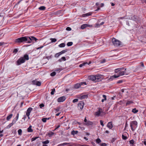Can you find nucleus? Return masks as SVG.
<instances>
[{
  "label": "nucleus",
  "mask_w": 146,
  "mask_h": 146,
  "mask_svg": "<svg viewBox=\"0 0 146 146\" xmlns=\"http://www.w3.org/2000/svg\"><path fill=\"white\" fill-rule=\"evenodd\" d=\"M104 78V76L101 74L92 75L88 77V79L94 82H98L101 81Z\"/></svg>",
  "instance_id": "nucleus-1"
},
{
  "label": "nucleus",
  "mask_w": 146,
  "mask_h": 146,
  "mask_svg": "<svg viewBox=\"0 0 146 146\" xmlns=\"http://www.w3.org/2000/svg\"><path fill=\"white\" fill-rule=\"evenodd\" d=\"M126 68L123 67L120 68L115 70V73L118 72V74H117L118 77L120 76H123L124 75H127L128 73L126 72Z\"/></svg>",
  "instance_id": "nucleus-2"
},
{
  "label": "nucleus",
  "mask_w": 146,
  "mask_h": 146,
  "mask_svg": "<svg viewBox=\"0 0 146 146\" xmlns=\"http://www.w3.org/2000/svg\"><path fill=\"white\" fill-rule=\"evenodd\" d=\"M29 60V56L27 54L24 55L23 57H20L17 61V65H20L21 64L25 62V60Z\"/></svg>",
  "instance_id": "nucleus-3"
},
{
  "label": "nucleus",
  "mask_w": 146,
  "mask_h": 146,
  "mask_svg": "<svg viewBox=\"0 0 146 146\" xmlns=\"http://www.w3.org/2000/svg\"><path fill=\"white\" fill-rule=\"evenodd\" d=\"M28 39H27V36H26L23 37H21L17 38L15 40V42L16 43H27Z\"/></svg>",
  "instance_id": "nucleus-4"
},
{
  "label": "nucleus",
  "mask_w": 146,
  "mask_h": 146,
  "mask_svg": "<svg viewBox=\"0 0 146 146\" xmlns=\"http://www.w3.org/2000/svg\"><path fill=\"white\" fill-rule=\"evenodd\" d=\"M138 123L136 121H131L130 123V126L132 131H134L137 127Z\"/></svg>",
  "instance_id": "nucleus-5"
},
{
  "label": "nucleus",
  "mask_w": 146,
  "mask_h": 146,
  "mask_svg": "<svg viewBox=\"0 0 146 146\" xmlns=\"http://www.w3.org/2000/svg\"><path fill=\"white\" fill-rule=\"evenodd\" d=\"M113 45L116 46H119L121 44V42L115 38H113L112 40Z\"/></svg>",
  "instance_id": "nucleus-6"
},
{
  "label": "nucleus",
  "mask_w": 146,
  "mask_h": 146,
  "mask_svg": "<svg viewBox=\"0 0 146 146\" xmlns=\"http://www.w3.org/2000/svg\"><path fill=\"white\" fill-rule=\"evenodd\" d=\"M27 36V39H28L27 43H31L32 42H33L35 41V42H36L37 39L33 36Z\"/></svg>",
  "instance_id": "nucleus-7"
},
{
  "label": "nucleus",
  "mask_w": 146,
  "mask_h": 146,
  "mask_svg": "<svg viewBox=\"0 0 146 146\" xmlns=\"http://www.w3.org/2000/svg\"><path fill=\"white\" fill-rule=\"evenodd\" d=\"M98 110L95 112L94 115L96 116L99 117L101 116V113L103 112L102 110L100 108H98Z\"/></svg>",
  "instance_id": "nucleus-8"
},
{
  "label": "nucleus",
  "mask_w": 146,
  "mask_h": 146,
  "mask_svg": "<svg viewBox=\"0 0 146 146\" xmlns=\"http://www.w3.org/2000/svg\"><path fill=\"white\" fill-rule=\"evenodd\" d=\"M84 105V102L83 101H80L78 104V108H80L81 110H82Z\"/></svg>",
  "instance_id": "nucleus-9"
},
{
  "label": "nucleus",
  "mask_w": 146,
  "mask_h": 146,
  "mask_svg": "<svg viewBox=\"0 0 146 146\" xmlns=\"http://www.w3.org/2000/svg\"><path fill=\"white\" fill-rule=\"evenodd\" d=\"M66 99L64 96H62L59 97L57 99V102H62L64 101Z\"/></svg>",
  "instance_id": "nucleus-10"
},
{
  "label": "nucleus",
  "mask_w": 146,
  "mask_h": 146,
  "mask_svg": "<svg viewBox=\"0 0 146 146\" xmlns=\"http://www.w3.org/2000/svg\"><path fill=\"white\" fill-rule=\"evenodd\" d=\"M118 77V76H117V74H114L113 76H110L109 79L110 81H111L113 80L114 78Z\"/></svg>",
  "instance_id": "nucleus-11"
},
{
  "label": "nucleus",
  "mask_w": 146,
  "mask_h": 146,
  "mask_svg": "<svg viewBox=\"0 0 146 146\" xmlns=\"http://www.w3.org/2000/svg\"><path fill=\"white\" fill-rule=\"evenodd\" d=\"M15 121H15V120L13 119V120L12 121V122L10 123L9 125H8L7 126V128H10L12 126H13L14 125V124L15 123Z\"/></svg>",
  "instance_id": "nucleus-12"
},
{
  "label": "nucleus",
  "mask_w": 146,
  "mask_h": 146,
  "mask_svg": "<svg viewBox=\"0 0 146 146\" xmlns=\"http://www.w3.org/2000/svg\"><path fill=\"white\" fill-rule=\"evenodd\" d=\"M32 110L33 108H29L27 109L26 112L27 116H29V115H30V113L31 111H32Z\"/></svg>",
  "instance_id": "nucleus-13"
},
{
  "label": "nucleus",
  "mask_w": 146,
  "mask_h": 146,
  "mask_svg": "<svg viewBox=\"0 0 146 146\" xmlns=\"http://www.w3.org/2000/svg\"><path fill=\"white\" fill-rule=\"evenodd\" d=\"M127 134V132H125L122 134V137L123 139L126 140L127 139V138L126 136Z\"/></svg>",
  "instance_id": "nucleus-14"
},
{
  "label": "nucleus",
  "mask_w": 146,
  "mask_h": 146,
  "mask_svg": "<svg viewBox=\"0 0 146 146\" xmlns=\"http://www.w3.org/2000/svg\"><path fill=\"white\" fill-rule=\"evenodd\" d=\"M82 84L80 83H77L75 84L74 86V88L76 89H78L79 88H80L81 86L82 85Z\"/></svg>",
  "instance_id": "nucleus-15"
},
{
  "label": "nucleus",
  "mask_w": 146,
  "mask_h": 146,
  "mask_svg": "<svg viewBox=\"0 0 146 146\" xmlns=\"http://www.w3.org/2000/svg\"><path fill=\"white\" fill-rule=\"evenodd\" d=\"M107 127L110 129L113 127V125L111 122H109L107 124Z\"/></svg>",
  "instance_id": "nucleus-16"
},
{
  "label": "nucleus",
  "mask_w": 146,
  "mask_h": 146,
  "mask_svg": "<svg viewBox=\"0 0 146 146\" xmlns=\"http://www.w3.org/2000/svg\"><path fill=\"white\" fill-rule=\"evenodd\" d=\"M131 19L135 21H137L138 20V17L136 15H134L133 17L131 18Z\"/></svg>",
  "instance_id": "nucleus-17"
},
{
  "label": "nucleus",
  "mask_w": 146,
  "mask_h": 146,
  "mask_svg": "<svg viewBox=\"0 0 146 146\" xmlns=\"http://www.w3.org/2000/svg\"><path fill=\"white\" fill-rule=\"evenodd\" d=\"M89 25L88 24H83L81 25V28L82 29H84L86 27H88Z\"/></svg>",
  "instance_id": "nucleus-18"
},
{
  "label": "nucleus",
  "mask_w": 146,
  "mask_h": 146,
  "mask_svg": "<svg viewBox=\"0 0 146 146\" xmlns=\"http://www.w3.org/2000/svg\"><path fill=\"white\" fill-rule=\"evenodd\" d=\"M32 126L31 125H30L29 127L27 128V131L28 132H32L33 131L32 129Z\"/></svg>",
  "instance_id": "nucleus-19"
},
{
  "label": "nucleus",
  "mask_w": 146,
  "mask_h": 146,
  "mask_svg": "<svg viewBox=\"0 0 146 146\" xmlns=\"http://www.w3.org/2000/svg\"><path fill=\"white\" fill-rule=\"evenodd\" d=\"M92 14V13L91 12H89L88 13L83 14L82 15V17H85L87 16H88L90 15H91Z\"/></svg>",
  "instance_id": "nucleus-20"
},
{
  "label": "nucleus",
  "mask_w": 146,
  "mask_h": 146,
  "mask_svg": "<svg viewBox=\"0 0 146 146\" xmlns=\"http://www.w3.org/2000/svg\"><path fill=\"white\" fill-rule=\"evenodd\" d=\"M88 97L87 95H84L80 96V98L81 99H83L85 98H86Z\"/></svg>",
  "instance_id": "nucleus-21"
},
{
  "label": "nucleus",
  "mask_w": 146,
  "mask_h": 146,
  "mask_svg": "<svg viewBox=\"0 0 146 146\" xmlns=\"http://www.w3.org/2000/svg\"><path fill=\"white\" fill-rule=\"evenodd\" d=\"M85 124L86 125H92L93 124V123L92 122L88 121H87Z\"/></svg>",
  "instance_id": "nucleus-22"
},
{
  "label": "nucleus",
  "mask_w": 146,
  "mask_h": 146,
  "mask_svg": "<svg viewBox=\"0 0 146 146\" xmlns=\"http://www.w3.org/2000/svg\"><path fill=\"white\" fill-rule=\"evenodd\" d=\"M78 133V131H74L73 130L71 132V134L73 135H75L77 134Z\"/></svg>",
  "instance_id": "nucleus-23"
},
{
  "label": "nucleus",
  "mask_w": 146,
  "mask_h": 146,
  "mask_svg": "<svg viewBox=\"0 0 146 146\" xmlns=\"http://www.w3.org/2000/svg\"><path fill=\"white\" fill-rule=\"evenodd\" d=\"M66 60V58L64 57H62L58 61L59 62H61L62 61H65Z\"/></svg>",
  "instance_id": "nucleus-24"
},
{
  "label": "nucleus",
  "mask_w": 146,
  "mask_h": 146,
  "mask_svg": "<svg viewBox=\"0 0 146 146\" xmlns=\"http://www.w3.org/2000/svg\"><path fill=\"white\" fill-rule=\"evenodd\" d=\"M12 114H10L7 117V121H9L12 118L13 116Z\"/></svg>",
  "instance_id": "nucleus-25"
},
{
  "label": "nucleus",
  "mask_w": 146,
  "mask_h": 146,
  "mask_svg": "<svg viewBox=\"0 0 146 146\" xmlns=\"http://www.w3.org/2000/svg\"><path fill=\"white\" fill-rule=\"evenodd\" d=\"M102 97H103L104 98V99H102V102H104L105 100H107V98H106V95H103L102 96Z\"/></svg>",
  "instance_id": "nucleus-26"
},
{
  "label": "nucleus",
  "mask_w": 146,
  "mask_h": 146,
  "mask_svg": "<svg viewBox=\"0 0 146 146\" xmlns=\"http://www.w3.org/2000/svg\"><path fill=\"white\" fill-rule=\"evenodd\" d=\"M65 44L64 43H62L59 44L58 46L60 48L64 47L65 46Z\"/></svg>",
  "instance_id": "nucleus-27"
},
{
  "label": "nucleus",
  "mask_w": 146,
  "mask_h": 146,
  "mask_svg": "<svg viewBox=\"0 0 146 146\" xmlns=\"http://www.w3.org/2000/svg\"><path fill=\"white\" fill-rule=\"evenodd\" d=\"M68 50L67 49L64 50H62V51H61L60 52H60V54L61 55L63 54H64L65 52H67L68 51Z\"/></svg>",
  "instance_id": "nucleus-28"
},
{
  "label": "nucleus",
  "mask_w": 146,
  "mask_h": 146,
  "mask_svg": "<svg viewBox=\"0 0 146 146\" xmlns=\"http://www.w3.org/2000/svg\"><path fill=\"white\" fill-rule=\"evenodd\" d=\"M46 9V7H45L44 6H42L38 8V9L41 10H45Z\"/></svg>",
  "instance_id": "nucleus-29"
},
{
  "label": "nucleus",
  "mask_w": 146,
  "mask_h": 146,
  "mask_svg": "<svg viewBox=\"0 0 146 146\" xmlns=\"http://www.w3.org/2000/svg\"><path fill=\"white\" fill-rule=\"evenodd\" d=\"M86 64H87V62H84L79 65V67L80 68L82 67L83 66H85V65Z\"/></svg>",
  "instance_id": "nucleus-30"
},
{
  "label": "nucleus",
  "mask_w": 146,
  "mask_h": 146,
  "mask_svg": "<svg viewBox=\"0 0 146 146\" xmlns=\"http://www.w3.org/2000/svg\"><path fill=\"white\" fill-rule=\"evenodd\" d=\"M49 143V141L48 140H46L45 141H42V143L43 144H48Z\"/></svg>",
  "instance_id": "nucleus-31"
},
{
  "label": "nucleus",
  "mask_w": 146,
  "mask_h": 146,
  "mask_svg": "<svg viewBox=\"0 0 146 146\" xmlns=\"http://www.w3.org/2000/svg\"><path fill=\"white\" fill-rule=\"evenodd\" d=\"M50 40H51V42H55L57 41L55 38H50Z\"/></svg>",
  "instance_id": "nucleus-32"
},
{
  "label": "nucleus",
  "mask_w": 146,
  "mask_h": 146,
  "mask_svg": "<svg viewBox=\"0 0 146 146\" xmlns=\"http://www.w3.org/2000/svg\"><path fill=\"white\" fill-rule=\"evenodd\" d=\"M54 134V133L52 132H50L48 134V135L49 137H51Z\"/></svg>",
  "instance_id": "nucleus-33"
},
{
  "label": "nucleus",
  "mask_w": 146,
  "mask_h": 146,
  "mask_svg": "<svg viewBox=\"0 0 146 146\" xmlns=\"http://www.w3.org/2000/svg\"><path fill=\"white\" fill-rule=\"evenodd\" d=\"M132 111L134 113H136L138 112V110L135 108L132 109Z\"/></svg>",
  "instance_id": "nucleus-34"
},
{
  "label": "nucleus",
  "mask_w": 146,
  "mask_h": 146,
  "mask_svg": "<svg viewBox=\"0 0 146 146\" xmlns=\"http://www.w3.org/2000/svg\"><path fill=\"white\" fill-rule=\"evenodd\" d=\"M22 130L21 129H20L18 130V133L19 135H21L22 133Z\"/></svg>",
  "instance_id": "nucleus-35"
},
{
  "label": "nucleus",
  "mask_w": 146,
  "mask_h": 146,
  "mask_svg": "<svg viewBox=\"0 0 146 146\" xmlns=\"http://www.w3.org/2000/svg\"><path fill=\"white\" fill-rule=\"evenodd\" d=\"M133 103V102L132 101H128L126 103V105L127 106Z\"/></svg>",
  "instance_id": "nucleus-36"
},
{
  "label": "nucleus",
  "mask_w": 146,
  "mask_h": 146,
  "mask_svg": "<svg viewBox=\"0 0 146 146\" xmlns=\"http://www.w3.org/2000/svg\"><path fill=\"white\" fill-rule=\"evenodd\" d=\"M19 117V113H18L16 115V116L15 118L13 119L15 120V123L16 122V121L18 120V118Z\"/></svg>",
  "instance_id": "nucleus-37"
},
{
  "label": "nucleus",
  "mask_w": 146,
  "mask_h": 146,
  "mask_svg": "<svg viewBox=\"0 0 146 146\" xmlns=\"http://www.w3.org/2000/svg\"><path fill=\"white\" fill-rule=\"evenodd\" d=\"M73 44V42H69L67 43V45L68 46H72Z\"/></svg>",
  "instance_id": "nucleus-38"
},
{
  "label": "nucleus",
  "mask_w": 146,
  "mask_h": 146,
  "mask_svg": "<svg viewBox=\"0 0 146 146\" xmlns=\"http://www.w3.org/2000/svg\"><path fill=\"white\" fill-rule=\"evenodd\" d=\"M100 24L98 23L95 24L94 25V27H99L100 26Z\"/></svg>",
  "instance_id": "nucleus-39"
},
{
  "label": "nucleus",
  "mask_w": 146,
  "mask_h": 146,
  "mask_svg": "<svg viewBox=\"0 0 146 146\" xmlns=\"http://www.w3.org/2000/svg\"><path fill=\"white\" fill-rule=\"evenodd\" d=\"M55 89L54 88H53L51 90V92L50 94L51 95H54V92H55Z\"/></svg>",
  "instance_id": "nucleus-40"
},
{
  "label": "nucleus",
  "mask_w": 146,
  "mask_h": 146,
  "mask_svg": "<svg viewBox=\"0 0 146 146\" xmlns=\"http://www.w3.org/2000/svg\"><path fill=\"white\" fill-rule=\"evenodd\" d=\"M60 55H61L60 52L56 53L54 56L56 58L58 57Z\"/></svg>",
  "instance_id": "nucleus-41"
},
{
  "label": "nucleus",
  "mask_w": 146,
  "mask_h": 146,
  "mask_svg": "<svg viewBox=\"0 0 146 146\" xmlns=\"http://www.w3.org/2000/svg\"><path fill=\"white\" fill-rule=\"evenodd\" d=\"M56 74V72H53L50 74V75L52 76H54Z\"/></svg>",
  "instance_id": "nucleus-42"
},
{
  "label": "nucleus",
  "mask_w": 146,
  "mask_h": 146,
  "mask_svg": "<svg viewBox=\"0 0 146 146\" xmlns=\"http://www.w3.org/2000/svg\"><path fill=\"white\" fill-rule=\"evenodd\" d=\"M38 137H34L32 138L31 139V141L32 142L33 141H34L35 140L37 139L38 138Z\"/></svg>",
  "instance_id": "nucleus-43"
},
{
  "label": "nucleus",
  "mask_w": 146,
  "mask_h": 146,
  "mask_svg": "<svg viewBox=\"0 0 146 146\" xmlns=\"http://www.w3.org/2000/svg\"><path fill=\"white\" fill-rule=\"evenodd\" d=\"M62 70V69L61 68H57L56 69L55 71L56 72L59 71V72H60V71Z\"/></svg>",
  "instance_id": "nucleus-44"
},
{
  "label": "nucleus",
  "mask_w": 146,
  "mask_h": 146,
  "mask_svg": "<svg viewBox=\"0 0 146 146\" xmlns=\"http://www.w3.org/2000/svg\"><path fill=\"white\" fill-rule=\"evenodd\" d=\"M47 118H44L42 119V120L44 122H46V121Z\"/></svg>",
  "instance_id": "nucleus-45"
},
{
  "label": "nucleus",
  "mask_w": 146,
  "mask_h": 146,
  "mask_svg": "<svg viewBox=\"0 0 146 146\" xmlns=\"http://www.w3.org/2000/svg\"><path fill=\"white\" fill-rule=\"evenodd\" d=\"M101 142V140L100 139L98 138L96 140V142L98 143H99Z\"/></svg>",
  "instance_id": "nucleus-46"
},
{
  "label": "nucleus",
  "mask_w": 146,
  "mask_h": 146,
  "mask_svg": "<svg viewBox=\"0 0 146 146\" xmlns=\"http://www.w3.org/2000/svg\"><path fill=\"white\" fill-rule=\"evenodd\" d=\"M129 143L130 144L133 145L134 143V141L133 139L129 141Z\"/></svg>",
  "instance_id": "nucleus-47"
},
{
  "label": "nucleus",
  "mask_w": 146,
  "mask_h": 146,
  "mask_svg": "<svg viewBox=\"0 0 146 146\" xmlns=\"http://www.w3.org/2000/svg\"><path fill=\"white\" fill-rule=\"evenodd\" d=\"M18 51V50L17 48L15 49L13 51V53L15 54Z\"/></svg>",
  "instance_id": "nucleus-48"
},
{
  "label": "nucleus",
  "mask_w": 146,
  "mask_h": 146,
  "mask_svg": "<svg viewBox=\"0 0 146 146\" xmlns=\"http://www.w3.org/2000/svg\"><path fill=\"white\" fill-rule=\"evenodd\" d=\"M69 144V143H63L62 144H61V145L62 146H64V145H68Z\"/></svg>",
  "instance_id": "nucleus-49"
},
{
  "label": "nucleus",
  "mask_w": 146,
  "mask_h": 146,
  "mask_svg": "<svg viewBox=\"0 0 146 146\" xmlns=\"http://www.w3.org/2000/svg\"><path fill=\"white\" fill-rule=\"evenodd\" d=\"M37 81L36 80H33L32 81L33 84L34 85H36V83H37Z\"/></svg>",
  "instance_id": "nucleus-50"
},
{
  "label": "nucleus",
  "mask_w": 146,
  "mask_h": 146,
  "mask_svg": "<svg viewBox=\"0 0 146 146\" xmlns=\"http://www.w3.org/2000/svg\"><path fill=\"white\" fill-rule=\"evenodd\" d=\"M41 84V83L40 82L38 81L37 82V83H36V85L38 86H40Z\"/></svg>",
  "instance_id": "nucleus-51"
},
{
  "label": "nucleus",
  "mask_w": 146,
  "mask_h": 146,
  "mask_svg": "<svg viewBox=\"0 0 146 146\" xmlns=\"http://www.w3.org/2000/svg\"><path fill=\"white\" fill-rule=\"evenodd\" d=\"M60 124H58V125H56V128H55V129L54 130V131L56 130V129H57L58 128H59L60 127Z\"/></svg>",
  "instance_id": "nucleus-52"
},
{
  "label": "nucleus",
  "mask_w": 146,
  "mask_h": 146,
  "mask_svg": "<svg viewBox=\"0 0 146 146\" xmlns=\"http://www.w3.org/2000/svg\"><path fill=\"white\" fill-rule=\"evenodd\" d=\"M78 101V100L77 99H75L73 100L72 102L74 103L77 102Z\"/></svg>",
  "instance_id": "nucleus-53"
},
{
  "label": "nucleus",
  "mask_w": 146,
  "mask_h": 146,
  "mask_svg": "<svg viewBox=\"0 0 146 146\" xmlns=\"http://www.w3.org/2000/svg\"><path fill=\"white\" fill-rule=\"evenodd\" d=\"M123 82V80H120L119 81H118L117 82V84H119V83H121L122 82Z\"/></svg>",
  "instance_id": "nucleus-54"
},
{
  "label": "nucleus",
  "mask_w": 146,
  "mask_h": 146,
  "mask_svg": "<svg viewBox=\"0 0 146 146\" xmlns=\"http://www.w3.org/2000/svg\"><path fill=\"white\" fill-rule=\"evenodd\" d=\"M100 123L101 125L102 126H104V125L103 123V121L102 120H100Z\"/></svg>",
  "instance_id": "nucleus-55"
},
{
  "label": "nucleus",
  "mask_w": 146,
  "mask_h": 146,
  "mask_svg": "<svg viewBox=\"0 0 146 146\" xmlns=\"http://www.w3.org/2000/svg\"><path fill=\"white\" fill-rule=\"evenodd\" d=\"M5 44V43L3 42H0V46H1L2 45H4Z\"/></svg>",
  "instance_id": "nucleus-56"
},
{
  "label": "nucleus",
  "mask_w": 146,
  "mask_h": 146,
  "mask_svg": "<svg viewBox=\"0 0 146 146\" xmlns=\"http://www.w3.org/2000/svg\"><path fill=\"white\" fill-rule=\"evenodd\" d=\"M66 29L67 31H70L71 30V29L70 27H68L66 28Z\"/></svg>",
  "instance_id": "nucleus-57"
},
{
  "label": "nucleus",
  "mask_w": 146,
  "mask_h": 146,
  "mask_svg": "<svg viewBox=\"0 0 146 146\" xmlns=\"http://www.w3.org/2000/svg\"><path fill=\"white\" fill-rule=\"evenodd\" d=\"M39 106L40 108H42V107H43L44 106V105L43 104H40Z\"/></svg>",
  "instance_id": "nucleus-58"
},
{
  "label": "nucleus",
  "mask_w": 146,
  "mask_h": 146,
  "mask_svg": "<svg viewBox=\"0 0 146 146\" xmlns=\"http://www.w3.org/2000/svg\"><path fill=\"white\" fill-rule=\"evenodd\" d=\"M60 109V108L58 107V108H57L56 109H55V110L56 111H59Z\"/></svg>",
  "instance_id": "nucleus-59"
},
{
  "label": "nucleus",
  "mask_w": 146,
  "mask_h": 146,
  "mask_svg": "<svg viewBox=\"0 0 146 146\" xmlns=\"http://www.w3.org/2000/svg\"><path fill=\"white\" fill-rule=\"evenodd\" d=\"M43 46H40L39 47H38L37 48H36V50H38V49H40L41 48H43Z\"/></svg>",
  "instance_id": "nucleus-60"
},
{
  "label": "nucleus",
  "mask_w": 146,
  "mask_h": 146,
  "mask_svg": "<svg viewBox=\"0 0 146 146\" xmlns=\"http://www.w3.org/2000/svg\"><path fill=\"white\" fill-rule=\"evenodd\" d=\"M43 46H40L39 47H38L37 48H36V50H38V49H40L41 48H43Z\"/></svg>",
  "instance_id": "nucleus-61"
},
{
  "label": "nucleus",
  "mask_w": 146,
  "mask_h": 146,
  "mask_svg": "<svg viewBox=\"0 0 146 146\" xmlns=\"http://www.w3.org/2000/svg\"><path fill=\"white\" fill-rule=\"evenodd\" d=\"M43 46H40L39 47H38L37 48H36V50H38V49H40L41 48H43Z\"/></svg>",
  "instance_id": "nucleus-62"
},
{
  "label": "nucleus",
  "mask_w": 146,
  "mask_h": 146,
  "mask_svg": "<svg viewBox=\"0 0 146 146\" xmlns=\"http://www.w3.org/2000/svg\"><path fill=\"white\" fill-rule=\"evenodd\" d=\"M107 145L105 143H102L101 145V146H106Z\"/></svg>",
  "instance_id": "nucleus-63"
},
{
  "label": "nucleus",
  "mask_w": 146,
  "mask_h": 146,
  "mask_svg": "<svg viewBox=\"0 0 146 146\" xmlns=\"http://www.w3.org/2000/svg\"><path fill=\"white\" fill-rule=\"evenodd\" d=\"M143 142L145 145H146V139H144V141H143Z\"/></svg>",
  "instance_id": "nucleus-64"
}]
</instances>
